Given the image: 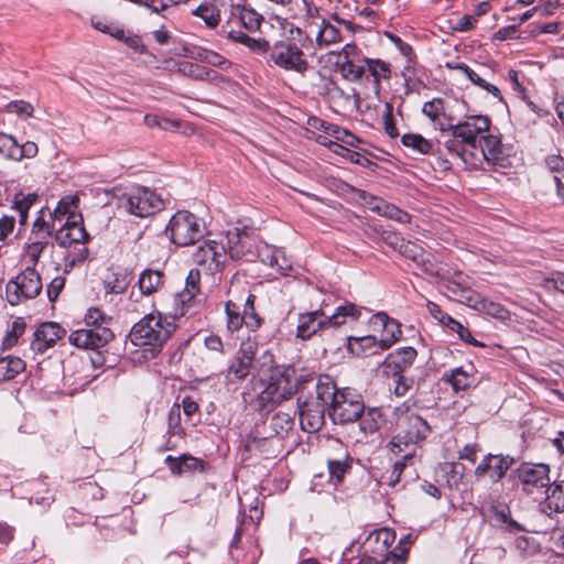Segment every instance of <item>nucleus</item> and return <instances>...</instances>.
Returning <instances> with one entry per match:
<instances>
[{"mask_svg":"<svg viewBox=\"0 0 564 564\" xmlns=\"http://www.w3.org/2000/svg\"><path fill=\"white\" fill-rule=\"evenodd\" d=\"M78 198L76 196H65L63 197L55 208L53 216L54 219H57L59 217L66 216L69 214V216H75L73 214V210L77 206Z\"/></svg>","mask_w":564,"mask_h":564,"instance_id":"56","label":"nucleus"},{"mask_svg":"<svg viewBox=\"0 0 564 564\" xmlns=\"http://www.w3.org/2000/svg\"><path fill=\"white\" fill-rule=\"evenodd\" d=\"M113 338V333L107 326L86 327L70 333L68 340L72 345L97 350L105 347Z\"/></svg>","mask_w":564,"mask_h":564,"instance_id":"13","label":"nucleus"},{"mask_svg":"<svg viewBox=\"0 0 564 564\" xmlns=\"http://www.w3.org/2000/svg\"><path fill=\"white\" fill-rule=\"evenodd\" d=\"M199 58L205 63L226 69L230 66V62L220 54L213 51H203L198 54Z\"/></svg>","mask_w":564,"mask_h":564,"instance_id":"59","label":"nucleus"},{"mask_svg":"<svg viewBox=\"0 0 564 564\" xmlns=\"http://www.w3.org/2000/svg\"><path fill=\"white\" fill-rule=\"evenodd\" d=\"M251 367V364L237 355L236 360L228 367L226 377L229 381L234 379L243 380L250 373Z\"/></svg>","mask_w":564,"mask_h":564,"instance_id":"43","label":"nucleus"},{"mask_svg":"<svg viewBox=\"0 0 564 564\" xmlns=\"http://www.w3.org/2000/svg\"><path fill=\"white\" fill-rule=\"evenodd\" d=\"M399 250L401 254L416 263H419L420 260H423L424 254L426 253L417 243L404 240H401Z\"/></svg>","mask_w":564,"mask_h":564,"instance_id":"49","label":"nucleus"},{"mask_svg":"<svg viewBox=\"0 0 564 564\" xmlns=\"http://www.w3.org/2000/svg\"><path fill=\"white\" fill-rule=\"evenodd\" d=\"M240 21L249 31H256L260 28L263 17L251 8H242L240 11Z\"/></svg>","mask_w":564,"mask_h":564,"instance_id":"48","label":"nucleus"},{"mask_svg":"<svg viewBox=\"0 0 564 564\" xmlns=\"http://www.w3.org/2000/svg\"><path fill=\"white\" fill-rule=\"evenodd\" d=\"M9 112L15 113L20 118H30L33 116L34 108L30 102L24 100H14L7 105Z\"/></svg>","mask_w":564,"mask_h":564,"instance_id":"58","label":"nucleus"},{"mask_svg":"<svg viewBox=\"0 0 564 564\" xmlns=\"http://www.w3.org/2000/svg\"><path fill=\"white\" fill-rule=\"evenodd\" d=\"M388 448L395 458L414 460L419 446L413 441L408 440L404 435L398 434L392 437L388 444Z\"/></svg>","mask_w":564,"mask_h":564,"instance_id":"24","label":"nucleus"},{"mask_svg":"<svg viewBox=\"0 0 564 564\" xmlns=\"http://www.w3.org/2000/svg\"><path fill=\"white\" fill-rule=\"evenodd\" d=\"M340 63V74L344 78L356 82L362 78L366 66L365 64H358L352 59H346Z\"/></svg>","mask_w":564,"mask_h":564,"instance_id":"41","label":"nucleus"},{"mask_svg":"<svg viewBox=\"0 0 564 564\" xmlns=\"http://www.w3.org/2000/svg\"><path fill=\"white\" fill-rule=\"evenodd\" d=\"M341 40L339 30L323 20L319 30L316 35V43L319 47H325L334 43H338Z\"/></svg>","mask_w":564,"mask_h":564,"instance_id":"33","label":"nucleus"},{"mask_svg":"<svg viewBox=\"0 0 564 564\" xmlns=\"http://www.w3.org/2000/svg\"><path fill=\"white\" fill-rule=\"evenodd\" d=\"M398 426L404 433V436L415 444L424 440L430 433V426L426 421L413 413L400 417L398 420Z\"/></svg>","mask_w":564,"mask_h":564,"instance_id":"20","label":"nucleus"},{"mask_svg":"<svg viewBox=\"0 0 564 564\" xmlns=\"http://www.w3.org/2000/svg\"><path fill=\"white\" fill-rule=\"evenodd\" d=\"M0 154L8 159L15 160L18 156V142L9 134L0 132Z\"/></svg>","mask_w":564,"mask_h":564,"instance_id":"54","label":"nucleus"},{"mask_svg":"<svg viewBox=\"0 0 564 564\" xmlns=\"http://www.w3.org/2000/svg\"><path fill=\"white\" fill-rule=\"evenodd\" d=\"M65 333V329L57 323H43L33 334L34 338L31 341V349L34 352L44 354L48 348L53 347Z\"/></svg>","mask_w":564,"mask_h":564,"instance_id":"17","label":"nucleus"},{"mask_svg":"<svg viewBox=\"0 0 564 564\" xmlns=\"http://www.w3.org/2000/svg\"><path fill=\"white\" fill-rule=\"evenodd\" d=\"M545 498L540 507L549 517L564 512V479H556L544 491Z\"/></svg>","mask_w":564,"mask_h":564,"instance_id":"19","label":"nucleus"},{"mask_svg":"<svg viewBox=\"0 0 564 564\" xmlns=\"http://www.w3.org/2000/svg\"><path fill=\"white\" fill-rule=\"evenodd\" d=\"M549 170L554 173V181L557 188L564 186V159L561 155L552 154L545 159Z\"/></svg>","mask_w":564,"mask_h":564,"instance_id":"47","label":"nucleus"},{"mask_svg":"<svg viewBox=\"0 0 564 564\" xmlns=\"http://www.w3.org/2000/svg\"><path fill=\"white\" fill-rule=\"evenodd\" d=\"M373 322L380 324L383 328L382 337L380 338L381 349H389L398 341L401 335L400 324L383 312L377 313L373 316Z\"/></svg>","mask_w":564,"mask_h":564,"instance_id":"22","label":"nucleus"},{"mask_svg":"<svg viewBox=\"0 0 564 564\" xmlns=\"http://www.w3.org/2000/svg\"><path fill=\"white\" fill-rule=\"evenodd\" d=\"M307 384H312L314 392L308 390V395L304 397L303 391L300 390L297 399L300 424L306 432H316L324 425L325 412L328 408V402H324L319 395L322 384H324V377H321L317 382L307 380Z\"/></svg>","mask_w":564,"mask_h":564,"instance_id":"6","label":"nucleus"},{"mask_svg":"<svg viewBox=\"0 0 564 564\" xmlns=\"http://www.w3.org/2000/svg\"><path fill=\"white\" fill-rule=\"evenodd\" d=\"M402 144L416 153L427 154L433 149V143L421 134L406 133L402 137Z\"/></svg>","mask_w":564,"mask_h":564,"instance_id":"37","label":"nucleus"},{"mask_svg":"<svg viewBox=\"0 0 564 564\" xmlns=\"http://www.w3.org/2000/svg\"><path fill=\"white\" fill-rule=\"evenodd\" d=\"M447 67L457 69L460 73H463L474 85L482 88L484 90L488 91L490 95H492L495 98L502 100V95L500 89L485 80L479 74H477L474 69H471L468 65L464 63H457V64H447Z\"/></svg>","mask_w":564,"mask_h":564,"instance_id":"26","label":"nucleus"},{"mask_svg":"<svg viewBox=\"0 0 564 564\" xmlns=\"http://www.w3.org/2000/svg\"><path fill=\"white\" fill-rule=\"evenodd\" d=\"M392 110V105L390 102H386L384 110L382 112V119L387 134H389L391 138H394L398 135V129L393 122Z\"/></svg>","mask_w":564,"mask_h":564,"instance_id":"62","label":"nucleus"},{"mask_svg":"<svg viewBox=\"0 0 564 564\" xmlns=\"http://www.w3.org/2000/svg\"><path fill=\"white\" fill-rule=\"evenodd\" d=\"M25 369V362L19 357L7 356L0 358V381L13 379Z\"/></svg>","mask_w":564,"mask_h":564,"instance_id":"31","label":"nucleus"},{"mask_svg":"<svg viewBox=\"0 0 564 564\" xmlns=\"http://www.w3.org/2000/svg\"><path fill=\"white\" fill-rule=\"evenodd\" d=\"M476 305H479V308L484 311L488 316H491L499 321H507L510 318V312L499 303L481 300Z\"/></svg>","mask_w":564,"mask_h":564,"instance_id":"42","label":"nucleus"},{"mask_svg":"<svg viewBox=\"0 0 564 564\" xmlns=\"http://www.w3.org/2000/svg\"><path fill=\"white\" fill-rule=\"evenodd\" d=\"M273 440L271 437H259L254 434H250L245 443L247 452H259L260 454H270L269 447L272 445Z\"/></svg>","mask_w":564,"mask_h":564,"instance_id":"44","label":"nucleus"},{"mask_svg":"<svg viewBox=\"0 0 564 564\" xmlns=\"http://www.w3.org/2000/svg\"><path fill=\"white\" fill-rule=\"evenodd\" d=\"M517 473L522 490L527 494H533L550 485V467L546 464L524 463Z\"/></svg>","mask_w":564,"mask_h":564,"instance_id":"14","label":"nucleus"},{"mask_svg":"<svg viewBox=\"0 0 564 564\" xmlns=\"http://www.w3.org/2000/svg\"><path fill=\"white\" fill-rule=\"evenodd\" d=\"M174 330L175 325L160 313H150L132 327L130 339L142 348L144 358H153Z\"/></svg>","mask_w":564,"mask_h":564,"instance_id":"4","label":"nucleus"},{"mask_svg":"<svg viewBox=\"0 0 564 564\" xmlns=\"http://www.w3.org/2000/svg\"><path fill=\"white\" fill-rule=\"evenodd\" d=\"M348 349L351 354L361 355H375L384 349H381V340L377 339L376 336L367 335L362 337H348Z\"/></svg>","mask_w":564,"mask_h":564,"instance_id":"23","label":"nucleus"},{"mask_svg":"<svg viewBox=\"0 0 564 564\" xmlns=\"http://www.w3.org/2000/svg\"><path fill=\"white\" fill-rule=\"evenodd\" d=\"M492 519L496 525L510 533H517L524 530L521 524L510 517V510L507 506L492 507Z\"/></svg>","mask_w":564,"mask_h":564,"instance_id":"30","label":"nucleus"},{"mask_svg":"<svg viewBox=\"0 0 564 564\" xmlns=\"http://www.w3.org/2000/svg\"><path fill=\"white\" fill-rule=\"evenodd\" d=\"M18 215L14 213L0 217V241L7 242L13 235Z\"/></svg>","mask_w":564,"mask_h":564,"instance_id":"55","label":"nucleus"},{"mask_svg":"<svg viewBox=\"0 0 564 564\" xmlns=\"http://www.w3.org/2000/svg\"><path fill=\"white\" fill-rule=\"evenodd\" d=\"M128 288V282L126 281V278H119L118 275H115L113 281H106L105 283V290L107 294H122Z\"/></svg>","mask_w":564,"mask_h":564,"instance_id":"63","label":"nucleus"},{"mask_svg":"<svg viewBox=\"0 0 564 564\" xmlns=\"http://www.w3.org/2000/svg\"><path fill=\"white\" fill-rule=\"evenodd\" d=\"M441 322L444 323L451 330L455 332L465 343L476 347H484V344L473 337L468 328H466L459 322L455 321L452 316L444 315L441 318Z\"/></svg>","mask_w":564,"mask_h":564,"instance_id":"36","label":"nucleus"},{"mask_svg":"<svg viewBox=\"0 0 564 564\" xmlns=\"http://www.w3.org/2000/svg\"><path fill=\"white\" fill-rule=\"evenodd\" d=\"M377 214L389 219H394L400 224H406L410 221L411 218L406 212L401 210L399 207L386 200H383L381 208Z\"/></svg>","mask_w":564,"mask_h":564,"instance_id":"46","label":"nucleus"},{"mask_svg":"<svg viewBox=\"0 0 564 564\" xmlns=\"http://www.w3.org/2000/svg\"><path fill=\"white\" fill-rule=\"evenodd\" d=\"M481 150L484 156L489 161H497L498 153L500 152V141L492 135L484 137Z\"/></svg>","mask_w":564,"mask_h":564,"instance_id":"53","label":"nucleus"},{"mask_svg":"<svg viewBox=\"0 0 564 564\" xmlns=\"http://www.w3.org/2000/svg\"><path fill=\"white\" fill-rule=\"evenodd\" d=\"M310 296L311 301L319 303V307L314 308L311 304L310 312L299 315L296 337L303 340L311 338L321 329L337 328L349 322H356L361 315L360 308L350 302H346L328 314L325 310L327 304L325 299H322L321 291L313 290Z\"/></svg>","mask_w":564,"mask_h":564,"instance_id":"2","label":"nucleus"},{"mask_svg":"<svg viewBox=\"0 0 564 564\" xmlns=\"http://www.w3.org/2000/svg\"><path fill=\"white\" fill-rule=\"evenodd\" d=\"M359 198L361 199L362 204L371 212L378 213L381 208V205L384 199L373 196L369 193L361 192L359 194Z\"/></svg>","mask_w":564,"mask_h":564,"instance_id":"64","label":"nucleus"},{"mask_svg":"<svg viewBox=\"0 0 564 564\" xmlns=\"http://www.w3.org/2000/svg\"><path fill=\"white\" fill-rule=\"evenodd\" d=\"M442 281L449 297L468 306H476L477 295L471 290V280L468 275L458 270L448 269Z\"/></svg>","mask_w":564,"mask_h":564,"instance_id":"11","label":"nucleus"},{"mask_svg":"<svg viewBox=\"0 0 564 564\" xmlns=\"http://www.w3.org/2000/svg\"><path fill=\"white\" fill-rule=\"evenodd\" d=\"M422 111L432 121H434V122L438 121L441 116H443L444 111H445L443 99L434 98L430 101H426L423 105Z\"/></svg>","mask_w":564,"mask_h":564,"instance_id":"51","label":"nucleus"},{"mask_svg":"<svg viewBox=\"0 0 564 564\" xmlns=\"http://www.w3.org/2000/svg\"><path fill=\"white\" fill-rule=\"evenodd\" d=\"M512 463L513 459L509 456L488 454L476 467L475 476L482 478L489 474L491 480L497 482L505 477Z\"/></svg>","mask_w":564,"mask_h":564,"instance_id":"16","label":"nucleus"},{"mask_svg":"<svg viewBox=\"0 0 564 564\" xmlns=\"http://www.w3.org/2000/svg\"><path fill=\"white\" fill-rule=\"evenodd\" d=\"M208 28H216L220 22V11L212 4H200L194 12Z\"/></svg>","mask_w":564,"mask_h":564,"instance_id":"39","label":"nucleus"},{"mask_svg":"<svg viewBox=\"0 0 564 564\" xmlns=\"http://www.w3.org/2000/svg\"><path fill=\"white\" fill-rule=\"evenodd\" d=\"M118 208L126 213L145 218L163 208L162 198L148 187H138L118 197Z\"/></svg>","mask_w":564,"mask_h":564,"instance_id":"7","label":"nucleus"},{"mask_svg":"<svg viewBox=\"0 0 564 564\" xmlns=\"http://www.w3.org/2000/svg\"><path fill=\"white\" fill-rule=\"evenodd\" d=\"M55 239L59 246L67 247L85 243L89 236L82 224V219L77 220L76 216H68L64 226L56 231Z\"/></svg>","mask_w":564,"mask_h":564,"instance_id":"18","label":"nucleus"},{"mask_svg":"<svg viewBox=\"0 0 564 564\" xmlns=\"http://www.w3.org/2000/svg\"><path fill=\"white\" fill-rule=\"evenodd\" d=\"M254 301H256V295H253L251 293H249L246 299H242L243 317H245L243 324H246V326L251 330L258 329L262 324L261 317L256 313Z\"/></svg>","mask_w":564,"mask_h":564,"instance_id":"34","label":"nucleus"},{"mask_svg":"<svg viewBox=\"0 0 564 564\" xmlns=\"http://www.w3.org/2000/svg\"><path fill=\"white\" fill-rule=\"evenodd\" d=\"M108 317L97 307H91L85 315V322L87 327H100L106 326Z\"/></svg>","mask_w":564,"mask_h":564,"instance_id":"60","label":"nucleus"},{"mask_svg":"<svg viewBox=\"0 0 564 564\" xmlns=\"http://www.w3.org/2000/svg\"><path fill=\"white\" fill-rule=\"evenodd\" d=\"M204 225L194 214L180 210L170 219L166 232L171 241L177 246H189L204 236Z\"/></svg>","mask_w":564,"mask_h":564,"instance_id":"8","label":"nucleus"},{"mask_svg":"<svg viewBox=\"0 0 564 564\" xmlns=\"http://www.w3.org/2000/svg\"><path fill=\"white\" fill-rule=\"evenodd\" d=\"M177 72L196 80L210 82L215 80L217 77V73L215 70L187 61L178 63Z\"/></svg>","mask_w":564,"mask_h":564,"instance_id":"28","label":"nucleus"},{"mask_svg":"<svg viewBox=\"0 0 564 564\" xmlns=\"http://www.w3.org/2000/svg\"><path fill=\"white\" fill-rule=\"evenodd\" d=\"M294 425L293 416L285 412H278L270 422L271 430L276 436L283 437Z\"/></svg>","mask_w":564,"mask_h":564,"instance_id":"38","label":"nucleus"},{"mask_svg":"<svg viewBox=\"0 0 564 564\" xmlns=\"http://www.w3.org/2000/svg\"><path fill=\"white\" fill-rule=\"evenodd\" d=\"M42 291V280L37 271L26 268L14 279L9 281L6 288L7 300L11 305H18L23 300L34 299Z\"/></svg>","mask_w":564,"mask_h":564,"instance_id":"9","label":"nucleus"},{"mask_svg":"<svg viewBox=\"0 0 564 564\" xmlns=\"http://www.w3.org/2000/svg\"><path fill=\"white\" fill-rule=\"evenodd\" d=\"M36 194L17 195L14 198V206L12 213L18 215L20 226H24L28 221V214L31 206L36 200Z\"/></svg>","mask_w":564,"mask_h":564,"instance_id":"35","label":"nucleus"},{"mask_svg":"<svg viewBox=\"0 0 564 564\" xmlns=\"http://www.w3.org/2000/svg\"><path fill=\"white\" fill-rule=\"evenodd\" d=\"M319 395L328 402L327 413L335 424H354L364 411L361 399L348 390H338L329 377H324Z\"/></svg>","mask_w":564,"mask_h":564,"instance_id":"5","label":"nucleus"},{"mask_svg":"<svg viewBox=\"0 0 564 564\" xmlns=\"http://www.w3.org/2000/svg\"><path fill=\"white\" fill-rule=\"evenodd\" d=\"M199 280L200 274L198 270H191L185 282V288L182 292L175 295V303L180 307V313L184 315L186 308L192 301L199 294Z\"/></svg>","mask_w":564,"mask_h":564,"instance_id":"21","label":"nucleus"},{"mask_svg":"<svg viewBox=\"0 0 564 564\" xmlns=\"http://www.w3.org/2000/svg\"><path fill=\"white\" fill-rule=\"evenodd\" d=\"M348 469V465L340 459L328 460V471L330 479H335V482L338 484L343 480L344 475Z\"/></svg>","mask_w":564,"mask_h":564,"instance_id":"61","label":"nucleus"},{"mask_svg":"<svg viewBox=\"0 0 564 564\" xmlns=\"http://www.w3.org/2000/svg\"><path fill=\"white\" fill-rule=\"evenodd\" d=\"M490 120L486 116H469L466 120L458 122L453 126L449 124L447 128L441 124L440 129L443 132L453 131V137L459 138L464 144L474 145L477 137L489 130Z\"/></svg>","mask_w":564,"mask_h":564,"instance_id":"12","label":"nucleus"},{"mask_svg":"<svg viewBox=\"0 0 564 564\" xmlns=\"http://www.w3.org/2000/svg\"><path fill=\"white\" fill-rule=\"evenodd\" d=\"M241 307H242V299L241 297H238L236 300L229 299L226 302L225 312L227 315V328L230 332H236V330L240 329L241 326L243 325L245 317H243V310L241 311Z\"/></svg>","mask_w":564,"mask_h":564,"instance_id":"27","label":"nucleus"},{"mask_svg":"<svg viewBox=\"0 0 564 564\" xmlns=\"http://www.w3.org/2000/svg\"><path fill=\"white\" fill-rule=\"evenodd\" d=\"M294 375L293 368H275L268 378L253 381L247 393L250 402L259 411H271L299 391Z\"/></svg>","mask_w":564,"mask_h":564,"instance_id":"3","label":"nucleus"},{"mask_svg":"<svg viewBox=\"0 0 564 564\" xmlns=\"http://www.w3.org/2000/svg\"><path fill=\"white\" fill-rule=\"evenodd\" d=\"M257 350L258 341L254 338L249 337L241 343L237 355L252 365Z\"/></svg>","mask_w":564,"mask_h":564,"instance_id":"57","label":"nucleus"},{"mask_svg":"<svg viewBox=\"0 0 564 564\" xmlns=\"http://www.w3.org/2000/svg\"><path fill=\"white\" fill-rule=\"evenodd\" d=\"M455 391L466 390L476 383L473 366L453 369L449 375H444Z\"/></svg>","mask_w":564,"mask_h":564,"instance_id":"25","label":"nucleus"},{"mask_svg":"<svg viewBox=\"0 0 564 564\" xmlns=\"http://www.w3.org/2000/svg\"><path fill=\"white\" fill-rule=\"evenodd\" d=\"M281 249L269 245L258 246L253 237L245 229H229L219 240H206L194 252V261L208 273L221 272L229 260L253 261L258 258L262 263L274 268Z\"/></svg>","mask_w":564,"mask_h":564,"instance_id":"1","label":"nucleus"},{"mask_svg":"<svg viewBox=\"0 0 564 564\" xmlns=\"http://www.w3.org/2000/svg\"><path fill=\"white\" fill-rule=\"evenodd\" d=\"M357 421V425L355 423L351 425V438L356 443L366 442L370 435L379 431L384 422L381 411L377 408L364 410Z\"/></svg>","mask_w":564,"mask_h":564,"instance_id":"15","label":"nucleus"},{"mask_svg":"<svg viewBox=\"0 0 564 564\" xmlns=\"http://www.w3.org/2000/svg\"><path fill=\"white\" fill-rule=\"evenodd\" d=\"M365 66L373 77L376 89L380 87L381 79H389L391 76L390 64L381 59L365 58Z\"/></svg>","mask_w":564,"mask_h":564,"instance_id":"32","label":"nucleus"},{"mask_svg":"<svg viewBox=\"0 0 564 564\" xmlns=\"http://www.w3.org/2000/svg\"><path fill=\"white\" fill-rule=\"evenodd\" d=\"M91 25L102 32V33H107L109 34L110 36L115 37V39H122L123 37V29L120 28L119 25H115L113 23H110L104 19H100V18H93L91 19Z\"/></svg>","mask_w":564,"mask_h":564,"instance_id":"50","label":"nucleus"},{"mask_svg":"<svg viewBox=\"0 0 564 564\" xmlns=\"http://www.w3.org/2000/svg\"><path fill=\"white\" fill-rule=\"evenodd\" d=\"M270 61L284 70L304 75L308 68V62L303 51L290 41H278L270 46Z\"/></svg>","mask_w":564,"mask_h":564,"instance_id":"10","label":"nucleus"},{"mask_svg":"<svg viewBox=\"0 0 564 564\" xmlns=\"http://www.w3.org/2000/svg\"><path fill=\"white\" fill-rule=\"evenodd\" d=\"M24 330H25V323L22 318H17L15 321H13V323L11 325V329L8 332V334L6 335V337L3 339V343H2L3 348H10L14 344H17L19 337L23 335Z\"/></svg>","mask_w":564,"mask_h":564,"instance_id":"52","label":"nucleus"},{"mask_svg":"<svg viewBox=\"0 0 564 564\" xmlns=\"http://www.w3.org/2000/svg\"><path fill=\"white\" fill-rule=\"evenodd\" d=\"M417 264L422 267L423 271L426 274L440 278L441 280L445 275L446 270L449 269L446 265H443L434 261L433 257L429 252L424 254L423 260H420Z\"/></svg>","mask_w":564,"mask_h":564,"instance_id":"45","label":"nucleus"},{"mask_svg":"<svg viewBox=\"0 0 564 564\" xmlns=\"http://www.w3.org/2000/svg\"><path fill=\"white\" fill-rule=\"evenodd\" d=\"M138 283L142 294H153L163 284V273L159 270L147 269L140 274Z\"/></svg>","mask_w":564,"mask_h":564,"instance_id":"29","label":"nucleus"},{"mask_svg":"<svg viewBox=\"0 0 564 564\" xmlns=\"http://www.w3.org/2000/svg\"><path fill=\"white\" fill-rule=\"evenodd\" d=\"M416 350L413 347H403L390 355L391 362L398 369H404L413 364Z\"/></svg>","mask_w":564,"mask_h":564,"instance_id":"40","label":"nucleus"}]
</instances>
